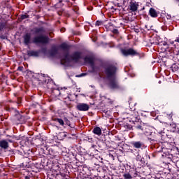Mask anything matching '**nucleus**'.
<instances>
[{
    "label": "nucleus",
    "instance_id": "f257e3e1",
    "mask_svg": "<svg viewBox=\"0 0 179 179\" xmlns=\"http://www.w3.org/2000/svg\"><path fill=\"white\" fill-rule=\"evenodd\" d=\"M84 62L90 64L92 69L90 71V73H97V72H100V67L103 68V75L108 82V87L113 90L120 89V84L117 79V71H118V68L115 64L108 63L107 62H101L100 66H97L94 64V57H85Z\"/></svg>",
    "mask_w": 179,
    "mask_h": 179
},
{
    "label": "nucleus",
    "instance_id": "f03ea898",
    "mask_svg": "<svg viewBox=\"0 0 179 179\" xmlns=\"http://www.w3.org/2000/svg\"><path fill=\"white\" fill-rule=\"evenodd\" d=\"M31 33L34 34L35 37L33 38L34 44H48L50 43V38L48 36L43 35L45 33V29L43 27H34L31 29Z\"/></svg>",
    "mask_w": 179,
    "mask_h": 179
},
{
    "label": "nucleus",
    "instance_id": "7ed1b4c3",
    "mask_svg": "<svg viewBox=\"0 0 179 179\" xmlns=\"http://www.w3.org/2000/svg\"><path fill=\"white\" fill-rule=\"evenodd\" d=\"M120 52L123 57H138V58H143L145 57V54L140 53L132 48L128 49L121 48Z\"/></svg>",
    "mask_w": 179,
    "mask_h": 179
},
{
    "label": "nucleus",
    "instance_id": "20e7f679",
    "mask_svg": "<svg viewBox=\"0 0 179 179\" xmlns=\"http://www.w3.org/2000/svg\"><path fill=\"white\" fill-rule=\"evenodd\" d=\"M136 129L137 131H141V132H143V134H144L147 136H149V134L152 132V129H153V127H150V125H149V124L148 123L143 122L140 125H136Z\"/></svg>",
    "mask_w": 179,
    "mask_h": 179
},
{
    "label": "nucleus",
    "instance_id": "39448f33",
    "mask_svg": "<svg viewBox=\"0 0 179 179\" xmlns=\"http://www.w3.org/2000/svg\"><path fill=\"white\" fill-rule=\"evenodd\" d=\"M59 48L64 51V61H68V62H71V55H69V50H71V45H68V43L64 42L59 45Z\"/></svg>",
    "mask_w": 179,
    "mask_h": 179
},
{
    "label": "nucleus",
    "instance_id": "423d86ee",
    "mask_svg": "<svg viewBox=\"0 0 179 179\" xmlns=\"http://www.w3.org/2000/svg\"><path fill=\"white\" fill-rule=\"evenodd\" d=\"M127 120L129 122H131L133 124L132 127L134 129H136V125H141L143 123L141 121V117L136 113L130 115L129 117H127Z\"/></svg>",
    "mask_w": 179,
    "mask_h": 179
},
{
    "label": "nucleus",
    "instance_id": "0eeeda50",
    "mask_svg": "<svg viewBox=\"0 0 179 179\" xmlns=\"http://www.w3.org/2000/svg\"><path fill=\"white\" fill-rule=\"evenodd\" d=\"M71 60L73 62H79V59H82V52L79 51L74 52L70 55Z\"/></svg>",
    "mask_w": 179,
    "mask_h": 179
},
{
    "label": "nucleus",
    "instance_id": "6e6552de",
    "mask_svg": "<svg viewBox=\"0 0 179 179\" xmlns=\"http://www.w3.org/2000/svg\"><path fill=\"white\" fill-rule=\"evenodd\" d=\"M167 150V148H162V157L163 159H169V162H171L172 159H173V154L170 153V152H171V150H169L168 151Z\"/></svg>",
    "mask_w": 179,
    "mask_h": 179
},
{
    "label": "nucleus",
    "instance_id": "1a4fd4ad",
    "mask_svg": "<svg viewBox=\"0 0 179 179\" xmlns=\"http://www.w3.org/2000/svg\"><path fill=\"white\" fill-rule=\"evenodd\" d=\"M90 108V106L85 103H79L76 106V109L78 111H89Z\"/></svg>",
    "mask_w": 179,
    "mask_h": 179
},
{
    "label": "nucleus",
    "instance_id": "9d476101",
    "mask_svg": "<svg viewBox=\"0 0 179 179\" xmlns=\"http://www.w3.org/2000/svg\"><path fill=\"white\" fill-rule=\"evenodd\" d=\"M13 143V140L8 138L7 140H1L0 141V148L1 149H4V150H6L8 148H9V143Z\"/></svg>",
    "mask_w": 179,
    "mask_h": 179
},
{
    "label": "nucleus",
    "instance_id": "9b49d317",
    "mask_svg": "<svg viewBox=\"0 0 179 179\" xmlns=\"http://www.w3.org/2000/svg\"><path fill=\"white\" fill-rule=\"evenodd\" d=\"M148 136L149 141L152 142V143L154 142H157L159 141V138H160V135L153 131H151Z\"/></svg>",
    "mask_w": 179,
    "mask_h": 179
},
{
    "label": "nucleus",
    "instance_id": "f8f14e48",
    "mask_svg": "<svg viewBox=\"0 0 179 179\" xmlns=\"http://www.w3.org/2000/svg\"><path fill=\"white\" fill-rule=\"evenodd\" d=\"M46 156H49L50 159H56L58 156V152H57L54 149L49 148V152H45Z\"/></svg>",
    "mask_w": 179,
    "mask_h": 179
},
{
    "label": "nucleus",
    "instance_id": "ddd939ff",
    "mask_svg": "<svg viewBox=\"0 0 179 179\" xmlns=\"http://www.w3.org/2000/svg\"><path fill=\"white\" fill-rule=\"evenodd\" d=\"M23 38H24V44L25 45H29L31 44V34L26 33L23 36Z\"/></svg>",
    "mask_w": 179,
    "mask_h": 179
},
{
    "label": "nucleus",
    "instance_id": "4468645a",
    "mask_svg": "<svg viewBox=\"0 0 179 179\" xmlns=\"http://www.w3.org/2000/svg\"><path fill=\"white\" fill-rule=\"evenodd\" d=\"M138 7H139V4L136 3V1L130 2L129 6V10H131V12H136V10H138Z\"/></svg>",
    "mask_w": 179,
    "mask_h": 179
},
{
    "label": "nucleus",
    "instance_id": "2eb2a0df",
    "mask_svg": "<svg viewBox=\"0 0 179 179\" xmlns=\"http://www.w3.org/2000/svg\"><path fill=\"white\" fill-rule=\"evenodd\" d=\"M150 43L154 45H164L166 48H169V44H167L166 41H159L157 40L155 41H151Z\"/></svg>",
    "mask_w": 179,
    "mask_h": 179
},
{
    "label": "nucleus",
    "instance_id": "dca6fc26",
    "mask_svg": "<svg viewBox=\"0 0 179 179\" xmlns=\"http://www.w3.org/2000/svg\"><path fill=\"white\" fill-rule=\"evenodd\" d=\"M40 52H41V50H37V51H35V50H28L27 52V54L29 57H40Z\"/></svg>",
    "mask_w": 179,
    "mask_h": 179
},
{
    "label": "nucleus",
    "instance_id": "f3484780",
    "mask_svg": "<svg viewBox=\"0 0 179 179\" xmlns=\"http://www.w3.org/2000/svg\"><path fill=\"white\" fill-rule=\"evenodd\" d=\"M131 145L133 148H135V149H141V148L143 146V143H142V141H131Z\"/></svg>",
    "mask_w": 179,
    "mask_h": 179
},
{
    "label": "nucleus",
    "instance_id": "a211bd4d",
    "mask_svg": "<svg viewBox=\"0 0 179 179\" xmlns=\"http://www.w3.org/2000/svg\"><path fill=\"white\" fill-rule=\"evenodd\" d=\"M149 15H150V16H151V17H154V18H156V17H157L159 16V13L153 8H150V10H149Z\"/></svg>",
    "mask_w": 179,
    "mask_h": 179
},
{
    "label": "nucleus",
    "instance_id": "6ab92c4d",
    "mask_svg": "<svg viewBox=\"0 0 179 179\" xmlns=\"http://www.w3.org/2000/svg\"><path fill=\"white\" fill-rule=\"evenodd\" d=\"M133 173L132 170L131 171H125V172L123 173V178L124 179H132L133 178Z\"/></svg>",
    "mask_w": 179,
    "mask_h": 179
},
{
    "label": "nucleus",
    "instance_id": "aec40b11",
    "mask_svg": "<svg viewBox=\"0 0 179 179\" xmlns=\"http://www.w3.org/2000/svg\"><path fill=\"white\" fill-rule=\"evenodd\" d=\"M57 54H58V48H57V47H55V46L52 47V48L49 52V55L50 57H55V55H57Z\"/></svg>",
    "mask_w": 179,
    "mask_h": 179
},
{
    "label": "nucleus",
    "instance_id": "412c9836",
    "mask_svg": "<svg viewBox=\"0 0 179 179\" xmlns=\"http://www.w3.org/2000/svg\"><path fill=\"white\" fill-rule=\"evenodd\" d=\"M111 27H114V24L110 22L108 26L109 30H110L113 34H120V31L117 29H111Z\"/></svg>",
    "mask_w": 179,
    "mask_h": 179
},
{
    "label": "nucleus",
    "instance_id": "4be33fe9",
    "mask_svg": "<svg viewBox=\"0 0 179 179\" xmlns=\"http://www.w3.org/2000/svg\"><path fill=\"white\" fill-rule=\"evenodd\" d=\"M92 132L95 135H98V136H100V135H101V129L99 127H96L93 129Z\"/></svg>",
    "mask_w": 179,
    "mask_h": 179
},
{
    "label": "nucleus",
    "instance_id": "5701e85b",
    "mask_svg": "<svg viewBox=\"0 0 179 179\" xmlns=\"http://www.w3.org/2000/svg\"><path fill=\"white\" fill-rule=\"evenodd\" d=\"M17 119L18 120V121L21 123L22 122H26V117H24V115H22L20 114H17L16 115Z\"/></svg>",
    "mask_w": 179,
    "mask_h": 179
},
{
    "label": "nucleus",
    "instance_id": "b1692460",
    "mask_svg": "<svg viewBox=\"0 0 179 179\" xmlns=\"http://www.w3.org/2000/svg\"><path fill=\"white\" fill-rule=\"evenodd\" d=\"M54 121H55L56 122H58L59 125H61L62 127H64V125H65V122H64V120L61 118H55Z\"/></svg>",
    "mask_w": 179,
    "mask_h": 179
},
{
    "label": "nucleus",
    "instance_id": "393cba45",
    "mask_svg": "<svg viewBox=\"0 0 179 179\" xmlns=\"http://www.w3.org/2000/svg\"><path fill=\"white\" fill-rule=\"evenodd\" d=\"M49 149L50 148H45V149L41 148L39 152L41 153V155H43V156H47V154L45 153V152H49Z\"/></svg>",
    "mask_w": 179,
    "mask_h": 179
},
{
    "label": "nucleus",
    "instance_id": "a878e982",
    "mask_svg": "<svg viewBox=\"0 0 179 179\" xmlns=\"http://www.w3.org/2000/svg\"><path fill=\"white\" fill-rule=\"evenodd\" d=\"M29 17H30V15H29V14L27 13L22 14L20 15V21H22V20H24V19H29Z\"/></svg>",
    "mask_w": 179,
    "mask_h": 179
},
{
    "label": "nucleus",
    "instance_id": "bb28decb",
    "mask_svg": "<svg viewBox=\"0 0 179 179\" xmlns=\"http://www.w3.org/2000/svg\"><path fill=\"white\" fill-rule=\"evenodd\" d=\"M63 121L64 122V125H68L69 127H71V121L68 120V117H64Z\"/></svg>",
    "mask_w": 179,
    "mask_h": 179
},
{
    "label": "nucleus",
    "instance_id": "cd10ccee",
    "mask_svg": "<svg viewBox=\"0 0 179 179\" xmlns=\"http://www.w3.org/2000/svg\"><path fill=\"white\" fill-rule=\"evenodd\" d=\"M103 23H104L103 21H101V20H97L95 23V26L98 27L99 26H103Z\"/></svg>",
    "mask_w": 179,
    "mask_h": 179
},
{
    "label": "nucleus",
    "instance_id": "c85d7f7f",
    "mask_svg": "<svg viewBox=\"0 0 179 179\" xmlns=\"http://www.w3.org/2000/svg\"><path fill=\"white\" fill-rule=\"evenodd\" d=\"M171 68H172L173 72H176L178 71V66H177L176 64H173Z\"/></svg>",
    "mask_w": 179,
    "mask_h": 179
},
{
    "label": "nucleus",
    "instance_id": "c756f323",
    "mask_svg": "<svg viewBox=\"0 0 179 179\" xmlns=\"http://www.w3.org/2000/svg\"><path fill=\"white\" fill-rule=\"evenodd\" d=\"M80 157H82V155L78 154L75 156L74 159H76L77 162H82L80 161Z\"/></svg>",
    "mask_w": 179,
    "mask_h": 179
},
{
    "label": "nucleus",
    "instance_id": "7c9ffc66",
    "mask_svg": "<svg viewBox=\"0 0 179 179\" xmlns=\"http://www.w3.org/2000/svg\"><path fill=\"white\" fill-rule=\"evenodd\" d=\"M63 15L64 16H66V17H71V14H69V11H63Z\"/></svg>",
    "mask_w": 179,
    "mask_h": 179
},
{
    "label": "nucleus",
    "instance_id": "2f4dec72",
    "mask_svg": "<svg viewBox=\"0 0 179 179\" xmlns=\"http://www.w3.org/2000/svg\"><path fill=\"white\" fill-rule=\"evenodd\" d=\"M5 29V23L1 22L0 23V31H2Z\"/></svg>",
    "mask_w": 179,
    "mask_h": 179
},
{
    "label": "nucleus",
    "instance_id": "473e14b6",
    "mask_svg": "<svg viewBox=\"0 0 179 179\" xmlns=\"http://www.w3.org/2000/svg\"><path fill=\"white\" fill-rule=\"evenodd\" d=\"M162 127H163V125H159L158 127H157V129L159 131V134H163V130H162L160 128H162Z\"/></svg>",
    "mask_w": 179,
    "mask_h": 179
},
{
    "label": "nucleus",
    "instance_id": "72a5a7b5",
    "mask_svg": "<svg viewBox=\"0 0 179 179\" xmlns=\"http://www.w3.org/2000/svg\"><path fill=\"white\" fill-rule=\"evenodd\" d=\"M40 51V52H42L43 54H47V48H42Z\"/></svg>",
    "mask_w": 179,
    "mask_h": 179
},
{
    "label": "nucleus",
    "instance_id": "f704fd0d",
    "mask_svg": "<svg viewBox=\"0 0 179 179\" xmlns=\"http://www.w3.org/2000/svg\"><path fill=\"white\" fill-rule=\"evenodd\" d=\"M85 179H101V178L99 177V176H94V177H87Z\"/></svg>",
    "mask_w": 179,
    "mask_h": 179
},
{
    "label": "nucleus",
    "instance_id": "c9c22d12",
    "mask_svg": "<svg viewBox=\"0 0 179 179\" xmlns=\"http://www.w3.org/2000/svg\"><path fill=\"white\" fill-rule=\"evenodd\" d=\"M85 141H87L88 142H93V138L89 136H87L85 137Z\"/></svg>",
    "mask_w": 179,
    "mask_h": 179
},
{
    "label": "nucleus",
    "instance_id": "e433bc0d",
    "mask_svg": "<svg viewBox=\"0 0 179 179\" xmlns=\"http://www.w3.org/2000/svg\"><path fill=\"white\" fill-rule=\"evenodd\" d=\"M59 3H62V2H67L69 3V0H59Z\"/></svg>",
    "mask_w": 179,
    "mask_h": 179
},
{
    "label": "nucleus",
    "instance_id": "4c0bfd02",
    "mask_svg": "<svg viewBox=\"0 0 179 179\" xmlns=\"http://www.w3.org/2000/svg\"><path fill=\"white\" fill-rule=\"evenodd\" d=\"M32 16H35L37 19V20H38V19H40L41 17V16H40L39 15H35V14H32Z\"/></svg>",
    "mask_w": 179,
    "mask_h": 179
},
{
    "label": "nucleus",
    "instance_id": "58836bf2",
    "mask_svg": "<svg viewBox=\"0 0 179 179\" xmlns=\"http://www.w3.org/2000/svg\"><path fill=\"white\" fill-rule=\"evenodd\" d=\"M0 38H1V40H6V36H5V35H0Z\"/></svg>",
    "mask_w": 179,
    "mask_h": 179
},
{
    "label": "nucleus",
    "instance_id": "ea45409f",
    "mask_svg": "<svg viewBox=\"0 0 179 179\" xmlns=\"http://www.w3.org/2000/svg\"><path fill=\"white\" fill-rule=\"evenodd\" d=\"M102 113H103V114H106V113H110V110H108V109H102Z\"/></svg>",
    "mask_w": 179,
    "mask_h": 179
},
{
    "label": "nucleus",
    "instance_id": "a19ab883",
    "mask_svg": "<svg viewBox=\"0 0 179 179\" xmlns=\"http://www.w3.org/2000/svg\"><path fill=\"white\" fill-rule=\"evenodd\" d=\"M17 71H19L20 72H22L23 71V66H18Z\"/></svg>",
    "mask_w": 179,
    "mask_h": 179
},
{
    "label": "nucleus",
    "instance_id": "79ce46f5",
    "mask_svg": "<svg viewBox=\"0 0 179 179\" xmlns=\"http://www.w3.org/2000/svg\"><path fill=\"white\" fill-rule=\"evenodd\" d=\"M57 15H59V16H62V15H64V11H58Z\"/></svg>",
    "mask_w": 179,
    "mask_h": 179
},
{
    "label": "nucleus",
    "instance_id": "37998d69",
    "mask_svg": "<svg viewBox=\"0 0 179 179\" xmlns=\"http://www.w3.org/2000/svg\"><path fill=\"white\" fill-rule=\"evenodd\" d=\"M9 138H11V139H16V136H7Z\"/></svg>",
    "mask_w": 179,
    "mask_h": 179
},
{
    "label": "nucleus",
    "instance_id": "c03bdc74",
    "mask_svg": "<svg viewBox=\"0 0 179 179\" xmlns=\"http://www.w3.org/2000/svg\"><path fill=\"white\" fill-rule=\"evenodd\" d=\"M155 179H163V178L159 177V175H157V176H155Z\"/></svg>",
    "mask_w": 179,
    "mask_h": 179
},
{
    "label": "nucleus",
    "instance_id": "a18cd8bd",
    "mask_svg": "<svg viewBox=\"0 0 179 179\" xmlns=\"http://www.w3.org/2000/svg\"><path fill=\"white\" fill-rule=\"evenodd\" d=\"M105 115H106V117H110V113H106Z\"/></svg>",
    "mask_w": 179,
    "mask_h": 179
},
{
    "label": "nucleus",
    "instance_id": "49530a36",
    "mask_svg": "<svg viewBox=\"0 0 179 179\" xmlns=\"http://www.w3.org/2000/svg\"><path fill=\"white\" fill-rule=\"evenodd\" d=\"M175 41H176V43H179V37H177V38H176V40H175Z\"/></svg>",
    "mask_w": 179,
    "mask_h": 179
},
{
    "label": "nucleus",
    "instance_id": "de8ad7c7",
    "mask_svg": "<svg viewBox=\"0 0 179 179\" xmlns=\"http://www.w3.org/2000/svg\"><path fill=\"white\" fill-rule=\"evenodd\" d=\"M172 127H173V128H176V127H177V125H176V124H172Z\"/></svg>",
    "mask_w": 179,
    "mask_h": 179
},
{
    "label": "nucleus",
    "instance_id": "09e8293b",
    "mask_svg": "<svg viewBox=\"0 0 179 179\" xmlns=\"http://www.w3.org/2000/svg\"><path fill=\"white\" fill-rule=\"evenodd\" d=\"M137 159H138V160H139V159H141V155H137Z\"/></svg>",
    "mask_w": 179,
    "mask_h": 179
},
{
    "label": "nucleus",
    "instance_id": "8fccbe9b",
    "mask_svg": "<svg viewBox=\"0 0 179 179\" xmlns=\"http://www.w3.org/2000/svg\"><path fill=\"white\" fill-rule=\"evenodd\" d=\"M34 164L36 167H38V163H35Z\"/></svg>",
    "mask_w": 179,
    "mask_h": 179
},
{
    "label": "nucleus",
    "instance_id": "3c124183",
    "mask_svg": "<svg viewBox=\"0 0 179 179\" xmlns=\"http://www.w3.org/2000/svg\"><path fill=\"white\" fill-rule=\"evenodd\" d=\"M10 152H11L12 155H13V153H15V151H13V150H12Z\"/></svg>",
    "mask_w": 179,
    "mask_h": 179
},
{
    "label": "nucleus",
    "instance_id": "603ef678",
    "mask_svg": "<svg viewBox=\"0 0 179 179\" xmlns=\"http://www.w3.org/2000/svg\"><path fill=\"white\" fill-rule=\"evenodd\" d=\"M29 176H25V179H29Z\"/></svg>",
    "mask_w": 179,
    "mask_h": 179
},
{
    "label": "nucleus",
    "instance_id": "864d4df0",
    "mask_svg": "<svg viewBox=\"0 0 179 179\" xmlns=\"http://www.w3.org/2000/svg\"><path fill=\"white\" fill-rule=\"evenodd\" d=\"M84 75H85V73H82V74H81V76H83Z\"/></svg>",
    "mask_w": 179,
    "mask_h": 179
},
{
    "label": "nucleus",
    "instance_id": "5fc2aeb1",
    "mask_svg": "<svg viewBox=\"0 0 179 179\" xmlns=\"http://www.w3.org/2000/svg\"><path fill=\"white\" fill-rule=\"evenodd\" d=\"M17 104H20V101H18V102H17Z\"/></svg>",
    "mask_w": 179,
    "mask_h": 179
},
{
    "label": "nucleus",
    "instance_id": "6e6d98bb",
    "mask_svg": "<svg viewBox=\"0 0 179 179\" xmlns=\"http://www.w3.org/2000/svg\"><path fill=\"white\" fill-rule=\"evenodd\" d=\"M45 83H47V80H45Z\"/></svg>",
    "mask_w": 179,
    "mask_h": 179
},
{
    "label": "nucleus",
    "instance_id": "4d7b16f0",
    "mask_svg": "<svg viewBox=\"0 0 179 179\" xmlns=\"http://www.w3.org/2000/svg\"><path fill=\"white\" fill-rule=\"evenodd\" d=\"M41 76H43V78H44V74H41Z\"/></svg>",
    "mask_w": 179,
    "mask_h": 179
},
{
    "label": "nucleus",
    "instance_id": "13d9d810",
    "mask_svg": "<svg viewBox=\"0 0 179 179\" xmlns=\"http://www.w3.org/2000/svg\"><path fill=\"white\" fill-rule=\"evenodd\" d=\"M177 2H179V0H176Z\"/></svg>",
    "mask_w": 179,
    "mask_h": 179
},
{
    "label": "nucleus",
    "instance_id": "bf43d9fd",
    "mask_svg": "<svg viewBox=\"0 0 179 179\" xmlns=\"http://www.w3.org/2000/svg\"><path fill=\"white\" fill-rule=\"evenodd\" d=\"M56 92H59V90H56Z\"/></svg>",
    "mask_w": 179,
    "mask_h": 179
},
{
    "label": "nucleus",
    "instance_id": "052dcab7",
    "mask_svg": "<svg viewBox=\"0 0 179 179\" xmlns=\"http://www.w3.org/2000/svg\"><path fill=\"white\" fill-rule=\"evenodd\" d=\"M162 81H159V83H161Z\"/></svg>",
    "mask_w": 179,
    "mask_h": 179
},
{
    "label": "nucleus",
    "instance_id": "680f3d73",
    "mask_svg": "<svg viewBox=\"0 0 179 179\" xmlns=\"http://www.w3.org/2000/svg\"><path fill=\"white\" fill-rule=\"evenodd\" d=\"M0 51H1V48H0Z\"/></svg>",
    "mask_w": 179,
    "mask_h": 179
}]
</instances>
